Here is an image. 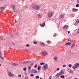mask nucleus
Listing matches in <instances>:
<instances>
[{
	"label": "nucleus",
	"mask_w": 79,
	"mask_h": 79,
	"mask_svg": "<svg viewBox=\"0 0 79 79\" xmlns=\"http://www.w3.org/2000/svg\"><path fill=\"white\" fill-rule=\"evenodd\" d=\"M33 73H38L37 71H36L35 70H34L33 69Z\"/></svg>",
	"instance_id": "f3484780"
},
{
	"label": "nucleus",
	"mask_w": 79,
	"mask_h": 79,
	"mask_svg": "<svg viewBox=\"0 0 79 79\" xmlns=\"http://www.w3.org/2000/svg\"><path fill=\"white\" fill-rule=\"evenodd\" d=\"M30 76H31V77H33V76H34V74H30Z\"/></svg>",
	"instance_id": "c756f323"
},
{
	"label": "nucleus",
	"mask_w": 79,
	"mask_h": 79,
	"mask_svg": "<svg viewBox=\"0 0 79 79\" xmlns=\"http://www.w3.org/2000/svg\"><path fill=\"white\" fill-rule=\"evenodd\" d=\"M28 69L29 71L31 70V66H28Z\"/></svg>",
	"instance_id": "aec40b11"
},
{
	"label": "nucleus",
	"mask_w": 79,
	"mask_h": 79,
	"mask_svg": "<svg viewBox=\"0 0 79 79\" xmlns=\"http://www.w3.org/2000/svg\"><path fill=\"white\" fill-rule=\"evenodd\" d=\"M18 76H19V77H21V75H19Z\"/></svg>",
	"instance_id": "37998d69"
},
{
	"label": "nucleus",
	"mask_w": 79,
	"mask_h": 79,
	"mask_svg": "<svg viewBox=\"0 0 79 79\" xmlns=\"http://www.w3.org/2000/svg\"><path fill=\"white\" fill-rule=\"evenodd\" d=\"M23 69L24 71H26V68L24 67L23 68Z\"/></svg>",
	"instance_id": "cd10ccee"
},
{
	"label": "nucleus",
	"mask_w": 79,
	"mask_h": 79,
	"mask_svg": "<svg viewBox=\"0 0 79 79\" xmlns=\"http://www.w3.org/2000/svg\"><path fill=\"white\" fill-rule=\"evenodd\" d=\"M75 10H76V9H75V8H73V9L72 10H73V11H75Z\"/></svg>",
	"instance_id": "58836bf2"
},
{
	"label": "nucleus",
	"mask_w": 79,
	"mask_h": 79,
	"mask_svg": "<svg viewBox=\"0 0 79 79\" xmlns=\"http://www.w3.org/2000/svg\"><path fill=\"white\" fill-rule=\"evenodd\" d=\"M69 68H71V67L72 66V65H71V64H69Z\"/></svg>",
	"instance_id": "473e14b6"
},
{
	"label": "nucleus",
	"mask_w": 79,
	"mask_h": 79,
	"mask_svg": "<svg viewBox=\"0 0 79 79\" xmlns=\"http://www.w3.org/2000/svg\"><path fill=\"white\" fill-rule=\"evenodd\" d=\"M48 69V65L47 64H45L43 67V69L44 71L47 70Z\"/></svg>",
	"instance_id": "f03ea898"
},
{
	"label": "nucleus",
	"mask_w": 79,
	"mask_h": 79,
	"mask_svg": "<svg viewBox=\"0 0 79 79\" xmlns=\"http://www.w3.org/2000/svg\"><path fill=\"white\" fill-rule=\"evenodd\" d=\"M61 78L63 79V78H64V75H62L61 77Z\"/></svg>",
	"instance_id": "bb28decb"
},
{
	"label": "nucleus",
	"mask_w": 79,
	"mask_h": 79,
	"mask_svg": "<svg viewBox=\"0 0 79 79\" xmlns=\"http://www.w3.org/2000/svg\"><path fill=\"white\" fill-rule=\"evenodd\" d=\"M34 8L36 10H38L40 9V6H39L35 5L34 6Z\"/></svg>",
	"instance_id": "7ed1b4c3"
},
{
	"label": "nucleus",
	"mask_w": 79,
	"mask_h": 79,
	"mask_svg": "<svg viewBox=\"0 0 79 79\" xmlns=\"http://www.w3.org/2000/svg\"><path fill=\"white\" fill-rule=\"evenodd\" d=\"M76 7H79V4H76Z\"/></svg>",
	"instance_id": "2f4dec72"
},
{
	"label": "nucleus",
	"mask_w": 79,
	"mask_h": 79,
	"mask_svg": "<svg viewBox=\"0 0 79 79\" xmlns=\"http://www.w3.org/2000/svg\"><path fill=\"white\" fill-rule=\"evenodd\" d=\"M77 2L78 3H79V0H77Z\"/></svg>",
	"instance_id": "de8ad7c7"
},
{
	"label": "nucleus",
	"mask_w": 79,
	"mask_h": 79,
	"mask_svg": "<svg viewBox=\"0 0 79 79\" xmlns=\"http://www.w3.org/2000/svg\"><path fill=\"white\" fill-rule=\"evenodd\" d=\"M22 77H24V75H22Z\"/></svg>",
	"instance_id": "49530a36"
},
{
	"label": "nucleus",
	"mask_w": 79,
	"mask_h": 79,
	"mask_svg": "<svg viewBox=\"0 0 79 79\" xmlns=\"http://www.w3.org/2000/svg\"><path fill=\"white\" fill-rule=\"evenodd\" d=\"M37 65H35L34 66V68H37Z\"/></svg>",
	"instance_id": "72a5a7b5"
},
{
	"label": "nucleus",
	"mask_w": 79,
	"mask_h": 79,
	"mask_svg": "<svg viewBox=\"0 0 79 79\" xmlns=\"http://www.w3.org/2000/svg\"><path fill=\"white\" fill-rule=\"evenodd\" d=\"M1 66V64H0V66Z\"/></svg>",
	"instance_id": "603ef678"
},
{
	"label": "nucleus",
	"mask_w": 79,
	"mask_h": 79,
	"mask_svg": "<svg viewBox=\"0 0 79 79\" xmlns=\"http://www.w3.org/2000/svg\"><path fill=\"white\" fill-rule=\"evenodd\" d=\"M56 70H57V71H59V70H60V68H57L56 69Z\"/></svg>",
	"instance_id": "4c0bfd02"
},
{
	"label": "nucleus",
	"mask_w": 79,
	"mask_h": 79,
	"mask_svg": "<svg viewBox=\"0 0 79 79\" xmlns=\"http://www.w3.org/2000/svg\"><path fill=\"white\" fill-rule=\"evenodd\" d=\"M34 64V63H32L30 65L31 66H33V65Z\"/></svg>",
	"instance_id": "f704fd0d"
},
{
	"label": "nucleus",
	"mask_w": 79,
	"mask_h": 79,
	"mask_svg": "<svg viewBox=\"0 0 79 79\" xmlns=\"http://www.w3.org/2000/svg\"><path fill=\"white\" fill-rule=\"evenodd\" d=\"M75 46V44H72V45L71 46V48H74V46Z\"/></svg>",
	"instance_id": "6ab92c4d"
},
{
	"label": "nucleus",
	"mask_w": 79,
	"mask_h": 79,
	"mask_svg": "<svg viewBox=\"0 0 79 79\" xmlns=\"http://www.w3.org/2000/svg\"><path fill=\"white\" fill-rule=\"evenodd\" d=\"M40 67H41L40 66H38L37 68L38 70H39L40 69Z\"/></svg>",
	"instance_id": "412c9836"
},
{
	"label": "nucleus",
	"mask_w": 79,
	"mask_h": 79,
	"mask_svg": "<svg viewBox=\"0 0 79 79\" xmlns=\"http://www.w3.org/2000/svg\"><path fill=\"white\" fill-rule=\"evenodd\" d=\"M45 22L43 23H42L41 24H40V25L41 26V27H44L45 26Z\"/></svg>",
	"instance_id": "9b49d317"
},
{
	"label": "nucleus",
	"mask_w": 79,
	"mask_h": 79,
	"mask_svg": "<svg viewBox=\"0 0 79 79\" xmlns=\"http://www.w3.org/2000/svg\"><path fill=\"white\" fill-rule=\"evenodd\" d=\"M77 33H79V29H78L77 31Z\"/></svg>",
	"instance_id": "c03bdc74"
},
{
	"label": "nucleus",
	"mask_w": 79,
	"mask_h": 79,
	"mask_svg": "<svg viewBox=\"0 0 79 79\" xmlns=\"http://www.w3.org/2000/svg\"><path fill=\"white\" fill-rule=\"evenodd\" d=\"M66 65H63V68H65V67H66Z\"/></svg>",
	"instance_id": "e433bc0d"
},
{
	"label": "nucleus",
	"mask_w": 79,
	"mask_h": 79,
	"mask_svg": "<svg viewBox=\"0 0 79 79\" xmlns=\"http://www.w3.org/2000/svg\"><path fill=\"white\" fill-rule=\"evenodd\" d=\"M57 56H56V57H54V60H56V59H57Z\"/></svg>",
	"instance_id": "c85d7f7f"
},
{
	"label": "nucleus",
	"mask_w": 79,
	"mask_h": 79,
	"mask_svg": "<svg viewBox=\"0 0 79 79\" xmlns=\"http://www.w3.org/2000/svg\"><path fill=\"white\" fill-rule=\"evenodd\" d=\"M33 43L34 44H37V42L35 41L33 42Z\"/></svg>",
	"instance_id": "a878e982"
},
{
	"label": "nucleus",
	"mask_w": 79,
	"mask_h": 79,
	"mask_svg": "<svg viewBox=\"0 0 79 79\" xmlns=\"http://www.w3.org/2000/svg\"><path fill=\"white\" fill-rule=\"evenodd\" d=\"M27 78H28V77H27V76H26L25 77V78L26 79H27Z\"/></svg>",
	"instance_id": "79ce46f5"
},
{
	"label": "nucleus",
	"mask_w": 79,
	"mask_h": 79,
	"mask_svg": "<svg viewBox=\"0 0 79 79\" xmlns=\"http://www.w3.org/2000/svg\"><path fill=\"white\" fill-rule=\"evenodd\" d=\"M11 8H13L14 11L15 10V6L14 5H12L11 6Z\"/></svg>",
	"instance_id": "a211bd4d"
},
{
	"label": "nucleus",
	"mask_w": 79,
	"mask_h": 79,
	"mask_svg": "<svg viewBox=\"0 0 79 79\" xmlns=\"http://www.w3.org/2000/svg\"><path fill=\"white\" fill-rule=\"evenodd\" d=\"M64 74V72L63 71V70H61V71L59 73H57L56 75V77H58L59 76H61L62 74Z\"/></svg>",
	"instance_id": "f257e3e1"
},
{
	"label": "nucleus",
	"mask_w": 79,
	"mask_h": 79,
	"mask_svg": "<svg viewBox=\"0 0 79 79\" xmlns=\"http://www.w3.org/2000/svg\"><path fill=\"white\" fill-rule=\"evenodd\" d=\"M8 75L10 77H12L13 76H14V75L13 73H11V72H9Z\"/></svg>",
	"instance_id": "1a4fd4ad"
},
{
	"label": "nucleus",
	"mask_w": 79,
	"mask_h": 79,
	"mask_svg": "<svg viewBox=\"0 0 79 79\" xmlns=\"http://www.w3.org/2000/svg\"><path fill=\"white\" fill-rule=\"evenodd\" d=\"M79 23V20H77L76 22V23H77V24H78Z\"/></svg>",
	"instance_id": "7c9ffc66"
},
{
	"label": "nucleus",
	"mask_w": 79,
	"mask_h": 79,
	"mask_svg": "<svg viewBox=\"0 0 79 79\" xmlns=\"http://www.w3.org/2000/svg\"><path fill=\"white\" fill-rule=\"evenodd\" d=\"M79 64L77 63H76L75 64L74 66L75 68H78V67H79Z\"/></svg>",
	"instance_id": "9d476101"
},
{
	"label": "nucleus",
	"mask_w": 79,
	"mask_h": 79,
	"mask_svg": "<svg viewBox=\"0 0 79 79\" xmlns=\"http://www.w3.org/2000/svg\"><path fill=\"white\" fill-rule=\"evenodd\" d=\"M75 79H77V78H75Z\"/></svg>",
	"instance_id": "3c124183"
},
{
	"label": "nucleus",
	"mask_w": 79,
	"mask_h": 79,
	"mask_svg": "<svg viewBox=\"0 0 79 79\" xmlns=\"http://www.w3.org/2000/svg\"><path fill=\"white\" fill-rule=\"evenodd\" d=\"M53 16V13L52 12H50L48 13V16L49 18H51Z\"/></svg>",
	"instance_id": "39448f33"
},
{
	"label": "nucleus",
	"mask_w": 79,
	"mask_h": 79,
	"mask_svg": "<svg viewBox=\"0 0 79 79\" xmlns=\"http://www.w3.org/2000/svg\"><path fill=\"white\" fill-rule=\"evenodd\" d=\"M68 41H69L70 42H73L71 40H70L69 39L68 40Z\"/></svg>",
	"instance_id": "a19ab883"
},
{
	"label": "nucleus",
	"mask_w": 79,
	"mask_h": 79,
	"mask_svg": "<svg viewBox=\"0 0 79 79\" xmlns=\"http://www.w3.org/2000/svg\"><path fill=\"white\" fill-rule=\"evenodd\" d=\"M68 27H69L67 25H65L63 28H65L66 29H68Z\"/></svg>",
	"instance_id": "f8f14e48"
},
{
	"label": "nucleus",
	"mask_w": 79,
	"mask_h": 79,
	"mask_svg": "<svg viewBox=\"0 0 79 79\" xmlns=\"http://www.w3.org/2000/svg\"><path fill=\"white\" fill-rule=\"evenodd\" d=\"M11 64L13 66H18V64H16V63H11Z\"/></svg>",
	"instance_id": "0eeeda50"
},
{
	"label": "nucleus",
	"mask_w": 79,
	"mask_h": 79,
	"mask_svg": "<svg viewBox=\"0 0 79 79\" xmlns=\"http://www.w3.org/2000/svg\"><path fill=\"white\" fill-rule=\"evenodd\" d=\"M5 7H1L0 8V10L1 11H2H2H3V10H5Z\"/></svg>",
	"instance_id": "2eb2a0df"
},
{
	"label": "nucleus",
	"mask_w": 79,
	"mask_h": 79,
	"mask_svg": "<svg viewBox=\"0 0 79 79\" xmlns=\"http://www.w3.org/2000/svg\"><path fill=\"white\" fill-rule=\"evenodd\" d=\"M10 35H11V37H12V36H13V35H14V33H11L10 34Z\"/></svg>",
	"instance_id": "b1692460"
},
{
	"label": "nucleus",
	"mask_w": 79,
	"mask_h": 79,
	"mask_svg": "<svg viewBox=\"0 0 79 79\" xmlns=\"http://www.w3.org/2000/svg\"><path fill=\"white\" fill-rule=\"evenodd\" d=\"M42 55L43 56H45L46 55H47L48 53H47V52L45 51H43L42 53Z\"/></svg>",
	"instance_id": "20e7f679"
},
{
	"label": "nucleus",
	"mask_w": 79,
	"mask_h": 79,
	"mask_svg": "<svg viewBox=\"0 0 79 79\" xmlns=\"http://www.w3.org/2000/svg\"><path fill=\"white\" fill-rule=\"evenodd\" d=\"M73 69H74V70L76 71V69H75V68H74Z\"/></svg>",
	"instance_id": "8fccbe9b"
},
{
	"label": "nucleus",
	"mask_w": 79,
	"mask_h": 79,
	"mask_svg": "<svg viewBox=\"0 0 79 79\" xmlns=\"http://www.w3.org/2000/svg\"><path fill=\"white\" fill-rule=\"evenodd\" d=\"M35 79H39V77L38 76H37L35 77Z\"/></svg>",
	"instance_id": "393cba45"
},
{
	"label": "nucleus",
	"mask_w": 79,
	"mask_h": 79,
	"mask_svg": "<svg viewBox=\"0 0 79 79\" xmlns=\"http://www.w3.org/2000/svg\"><path fill=\"white\" fill-rule=\"evenodd\" d=\"M2 52H1V51H0V58H1L2 60H4V59L3 58V57H2Z\"/></svg>",
	"instance_id": "6e6552de"
},
{
	"label": "nucleus",
	"mask_w": 79,
	"mask_h": 79,
	"mask_svg": "<svg viewBox=\"0 0 79 79\" xmlns=\"http://www.w3.org/2000/svg\"><path fill=\"white\" fill-rule=\"evenodd\" d=\"M29 46V44H27L26 45V47H28Z\"/></svg>",
	"instance_id": "ea45409f"
},
{
	"label": "nucleus",
	"mask_w": 79,
	"mask_h": 79,
	"mask_svg": "<svg viewBox=\"0 0 79 79\" xmlns=\"http://www.w3.org/2000/svg\"><path fill=\"white\" fill-rule=\"evenodd\" d=\"M70 33V31H68V34H69Z\"/></svg>",
	"instance_id": "a18cd8bd"
},
{
	"label": "nucleus",
	"mask_w": 79,
	"mask_h": 79,
	"mask_svg": "<svg viewBox=\"0 0 79 79\" xmlns=\"http://www.w3.org/2000/svg\"><path fill=\"white\" fill-rule=\"evenodd\" d=\"M41 46H42V47H45V44L43 43H41Z\"/></svg>",
	"instance_id": "dca6fc26"
},
{
	"label": "nucleus",
	"mask_w": 79,
	"mask_h": 79,
	"mask_svg": "<svg viewBox=\"0 0 79 79\" xmlns=\"http://www.w3.org/2000/svg\"><path fill=\"white\" fill-rule=\"evenodd\" d=\"M37 17L38 18H42V15H41L38 14L37 15Z\"/></svg>",
	"instance_id": "4468645a"
},
{
	"label": "nucleus",
	"mask_w": 79,
	"mask_h": 79,
	"mask_svg": "<svg viewBox=\"0 0 79 79\" xmlns=\"http://www.w3.org/2000/svg\"><path fill=\"white\" fill-rule=\"evenodd\" d=\"M56 33H55L53 35V36L55 37V36H56Z\"/></svg>",
	"instance_id": "c9c22d12"
},
{
	"label": "nucleus",
	"mask_w": 79,
	"mask_h": 79,
	"mask_svg": "<svg viewBox=\"0 0 79 79\" xmlns=\"http://www.w3.org/2000/svg\"><path fill=\"white\" fill-rule=\"evenodd\" d=\"M30 63V61H24L20 63L21 64H27V63Z\"/></svg>",
	"instance_id": "423d86ee"
},
{
	"label": "nucleus",
	"mask_w": 79,
	"mask_h": 79,
	"mask_svg": "<svg viewBox=\"0 0 79 79\" xmlns=\"http://www.w3.org/2000/svg\"><path fill=\"white\" fill-rule=\"evenodd\" d=\"M40 65H44V64H45V63L44 62H42L40 63Z\"/></svg>",
	"instance_id": "5701e85b"
},
{
	"label": "nucleus",
	"mask_w": 79,
	"mask_h": 79,
	"mask_svg": "<svg viewBox=\"0 0 79 79\" xmlns=\"http://www.w3.org/2000/svg\"><path fill=\"white\" fill-rule=\"evenodd\" d=\"M60 18H64V15H61L60 16Z\"/></svg>",
	"instance_id": "4be33fe9"
},
{
	"label": "nucleus",
	"mask_w": 79,
	"mask_h": 79,
	"mask_svg": "<svg viewBox=\"0 0 79 79\" xmlns=\"http://www.w3.org/2000/svg\"><path fill=\"white\" fill-rule=\"evenodd\" d=\"M72 68H73V69H74V68H74V66H73V67H72Z\"/></svg>",
	"instance_id": "09e8293b"
},
{
	"label": "nucleus",
	"mask_w": 79,
	"mask_h": 79,
	"mask_svg": "<svg viewBox=\"0 0 79 79\" xmlns=\"http://www.w3.org/2000/svg\"><path fill=\"white\" fill-rule=\"evenodd\" d=\"M3 0H0V1H2Z\"/></svg>",
	"instance_id": "864d4df0"
},
{
	"label": "nucleus",
	"mask_w": 79,
	"mask_h": 79,
	"mask_svg": "<svg viewBox=\"0 0 79 79\" xmlns=\"http://www.w3.org/2000/svg\"><path fill=\"white\" fill-rule=\"evenodd\" d=\"M71 44H72L71 42H68L66 43L65 44V45H71Z\"/></svg>",
	"instance_id": "ddd939ff"
}]
</instances>
